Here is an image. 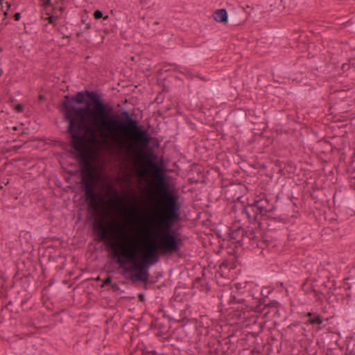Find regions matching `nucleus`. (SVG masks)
I'll return each instance as SVG.
<instances>
[{
    "label": "nucleus",
    "instance_id": "obj_56",
    "mask_svg": "<svg viewBox=\"0 0 355 355\" xmlns=\"http://www.w3.org/2000/svg\"><path fill=\"white\" fill-rule=\"evenodd\" d=\"M13 130H17V127H13Z\"/></svg>",
    "mask_w": 355,
    "mask_h": 355
},
{
    "label": "nucleus",
    "instance_id": "obj_55",
    "mask_svg": "<svg viewBox=\"0 0 355 355\" xmlns=\"http://www.w3.org/2000/svg\"><path fill=\"white\" fill-rule=\"evenodd\" d=\"M5 184H7L8 183H9V181L8 180H7L6 183L3 182Z\"/></svg>",
    "mask_w": 355,
    "mask_h": 355
},
{
    "label": "nucleus",
    "instance_id": "obj_31",
    "mask_svg": "<svg viewBox=\"0 0 355 355\" xmlns=\"http://www.w3.org/2000/svg\"><path fill=\"white\" fill-rule=\"evenodd\" d=\"M269 293H270V291H268L267 288H264L261 290V294L263 297H268Z\"/></svg>",
    "mask_w": 355,
    "mask_h": 355
},
{
    "label": "nucleus",
    "instance_id": "obj_15",
    "mask_svg": "<svg viewBox=\"0 0 355 355\" xmlns=\"http://www.w3.org/2000/svg\"><path fill=\"white\" fill-rule=\"evenodd\" d=\"M302 289L305 295H311L313 293V292H315V286L312 284V283H309V280L308 279H306V282L302 284Z\"/></svg>",
    "mask_w": 355,
    "mask_h": 355
},
{
    "label": "nucleus",
    "instance_id": "obj_13",
    "mask_svg": "<svg viewBox=\"0 0 355 355\" xmlns=\"http://www.w3.org/2000/svg\"><path fill=\"white\" fill-rule=\"evenodd\" d=\"M229 235L230 238L232 240H234L236 242L239 243L244 238V229L243 227H239L234 230H230Z\"/></svg>",
    "mask_w": 355,
    "mask_h": 355
},
{
    "label": "nucleus",
    "instance_id": "obj_38",
    "mask_svg": "<svg viewBox=\"0 0 355 355\" xmlns=\"http://www.w3.org/2000/svg\"><path fill=\"white\" fill-rule=\"evenodd\" d=\"M196 77H197V78H198L200 80H203V81H205V82L209 80V79H208V78H207L205 76H202L201 74H196Z\"/></svg>",
    "mask_w": 355,
    "mask_h": 355
},
{
    "label": "nucleus",
    "instance_id": "obj_52",
    "mask_svg": "<svg viewBox=\"0 0 355 355\" xmlns=\"http://www.w3.org/2000/svg\"><path fill=\"white\" fill-rule=\"evenodd\" d=\"M268 313H269V311L266 312V313H264V316H265V317H267Z\"/></svg>",
    "mask_w": 355,
    "mask_h": 355
},
{
    "label": "nucleus",
    "instance_id": "obj_42",
    "mask_svg": "<svg viewBox=\"0 0 355 355\" xmlns=\"http://www.w3.org/2000/svg\"><path fill=\"white\" fill-rule=\"evenodd\" d=\"M218 89V88L217 87H216V86H214V87L211 88V90H212V92H213V94H215L217 92Z\"/></svg>",
    "mask_w": 355,
    "mask_h": 355
},
{
    "label": "nucleus",
    "instance_id": "obj_2",
    "mask_svg": "<svg viewBox=\"0 0 355 355\" xmlns=\"http://www.w3.org/2000/svg\"><path fill=\"white\" fill-rule=\"evenodd\" d=\"M158 178L164 201L162 204L159 214L152 213L146 218V230L150 240V248L157 263L160 257L177 254L181 257V248L184 240L175 226L182 221V201L180 194L173 184L168 180V176L164 171Z\"/></svg>",
    "mask_w": 355,
    "mask_h": 355
},
{
    "label": "nucleus",
    "instance_id": "obj_37",
    "mask_svg": "<svg viewBox=\"0 0 355 355\" xmlns=\"http://www.w3.org/2000/svg\"><path fill=\"white\" fill-rule=\"evenodd\" d=\"M60 1H61L60 0H55L54 2L53 3V6H52V10L53 11H55L57 8H56V6L59 4Z\"/></svg>",
    "mask_w": 355,
    "mask_h": 355
},
{
    "label": "nucleus",
    "instance_id": "obj_30",
    "mask_svg": "<svg viewBox=\"0 0 355 355\" xmlns=\"http://www.w3.org/2000/svg\"><path fill=\"white\" fill-rule=\"evenodd\" d=\"M87 18H88V16H86V18H84V16H83L81 18V22L85 24V30L89 29L91 28L90 24L86 22Z\"/></svg>",
    "mask_w": 355,
    "mask_h": 355
},
{
    "label": "nucleus",
    "instance_id": "obj_19",
    "mask_svg": "<svg viewBox=\"0 0 355 355\" xmlns=\"http://www.w3.org/2000/svg\"><path fill=\"white\" fill-rule=\"evenodd\" d=\"M255 243L257 248L264 249L268 245V241L264 239H258V237H257V239L255 240V241H253L252 243V245H254Z\"/></svg>",
    "mask_w": 355,
    "mask_h": 355
},
{
    "label": "nucleus",
    "instance_id": "obj_11",
    "mask_svg": "<svg viewBox=\"0 0 355 355\" xmlns=\"http://www.w3.org/2000/svg\"><path fill=\"white\" fill-rule=\"evenodd\" d=\"M268 300L267 297H261L257 301L254 300V303L252 304V307L251 311H254L256 313H262L265 309H263V306L268 304Z\"/></svg>",
    "mask_w": 355,
    "mask_h": 355
},
{
    "label": "nucleus",
    "instance_id": "obj_43",
    "mask_svg": "<svg viewBox=\"0 0 355 355\" xmlns=\"http://www.w3.org/2000/svg\"><path fill=\"white\" fill-rule=\"evenodd\" d=\"M162 316H163V318H168L170 320H171V318L169 316H168V315L166 314V313H165V312H164V313H162Z\"/></svg>",
    "mask_w": 355,
    "mask_h": 355
},
{
    "label": "nucleus",
    "instance_id": "obj_54",
    "mask_svg": "<svg viewBox=\"0 0 355 355\" xmlns=\"http://www.w3.org/2000/svg\"><path fill=\"white\" fill-rule=\"evenodd\" d=\"M197 281H201V279H200V278H198V279H196V282H197Z\"/></svg>",
    "mask_w": 355,
    "mask_h": 355
},
{
    "label": "nucleus",
    "instance_id": "obj_39",
    "mask_svg": "<svg viewBox=\"0 0 355 355\" xmlns=\"http://www.w3.org/2000/svg\"><path fill=\"white\" fill-rule=\"evenodd\" d=\"M185 320L188 321V320L186 318H183L181 320H175V321L178 322V323H182L183 325H184V323Z\"/></svg>",
    "mask_w": 355,
    "mask_h": 355
},
{
    "label": "nucleus",
    "instance_id": "obj_45",
    "mask_svg": "<svg viewBox=\"0 0 355 355\" xmlns=\"http://www.w3.org/2000/svg\"><path fill=\"white\" fill-rule=\"evenodd\" d=\"M58 10L60 12H63L64 10V7L60 6L59 8H58Z\"/></svg>",
    "mask_w": 355,
    "mask_h": 355
},
{
    "label": "nucleus",
    "instance_id": "obj_27",
    "mask_svg": "<svg viewBox=\"0 0 355 355\" xmlns=\"http://www.w3.org/2000/svg\"><path fill=\"white\" fill-rule=\"evenodd\" d=\"M243 197H239L237 199V202L232 207V211L236 212V210L239 209L240 210L241 208V202H242L241 200Z\"/></svg>",
    "mask_w": 355,
    "mask_h": 355
},
{
    "label": "nucleus",
    "instance_id": "obj_49",
    "mask_svg": "<svg viewBox=\"0 0 355 355\" xmlns=\"http://www.w3.org/2000/svg\"><path fill=\"white\" fill-rule=\"evenodd\" d=\"M9 101H10V102H11V103H13V102L15 101L14 98H13V97H10V98H9Z\"/></svg>",
    "mask_w": 355,
    "mask_h": 355
},
{
    "label": "nucleus",
    "instance_id": "obj_47",
    "mask_svg": "<svg viewBox=\"0 0 355 355\" xmlns=\"http://www.w3.org/2000/svg\"><path fill=\"white\" fill-rule=\"evenodd\" d=\"M6 6H7V10H8L10 8L11 4L9 2H6Z\"/></svg>",
    "mask_w": 355,
    "mask_h": 355
},
{
    "label": "nucleus",
    "instance_id": "obj_58",
    "mask_svg": "<svg viewBox=\"0 0 355 355\" xmlns=\"http://www.w3.org/2000/svg\"><path fill=\"white\" fill-rule=\"evenodd\" d=\"M3 51L2 48L0 47V52Z\"/></svg>",
    "mask_w": 355,
    "mask_h": 355
},
{
    "label": "nucleus",
    "instance_id": "obj_29",
    "mask_svg": "<svg viewBox=\"0 0 355 355\" xmlns=\"http://www.w3.org/2000/svg\"><path fill=\"white\" fill-rule=\"evenodd\" d=\"M24 108V105L21 103L16 104L14 106V110L18 113L23 112Z\"/></svg>",
    "mask_w": 355,
    "mask_h": 355
},
{
    "label": "nucleus",
    "instance_id": "obj_34",
    "mask_svg": "<svg viewBox=\"0 0 355 355\" xmlns=\"http://www.w3.org/2000/svg\"><path fill=\"white\" fill-rule=\"evenodd\" d=\"M139 302H143L145 301V295L143 293H140L137 295Z\"/></svg>",
    "mask_w": 355,
    "mask_h": 355
},
{
    "label": "nucleus",
    "instance_id": "obj_26",
    "mask_svg": "<svg viewBox=\"0 0 355 355\" xmlns=\"http://www.w3.org/2000/svg\"><path fill=\"white\" fill-rule=\"evenodd\" d=\"M58 19V17L54 15H49V17L46 18V19L48 21L49 24L53 25H55V21Z\"/></svg>",
    "mask_w": 355,
    "mask_h": 355
},
{
    "label": "nucleus",
    "instance_id": "obj_28",
    "mask_svg": "<svg viewBox=\"0 0 355 355\" xmlns=\"http://www.w3.org/2000/svg\"><path fill=\"white\" fill-rule=\"evenodd\" d=\"M112 277L107 275L105 279H103V286H109L112 284Z\"/></svg>",
    "mask_w": 355,
    "mask_h": 355
},
{
    "label": "nucleus",
    "instance_id": "obj_6",
    "mask_svg": "<svg viewBox=\"0 0 355 355\" xmlns=\"http://www.w3.org/2000/svg\"><path fill=\"white\" fill-rule=\"evenodd\" d=\"M256 208L257 206L255 207V204L253 201L252 202H248L246 205H245L244 202H241L240 210L241 214L245 215L250 223H254L257 224L259 227H261V223L260 220H263V218H260L259 209Z\"/></svg>",
    "mask_w": 355,
    "mask_h": 355
},
{
    "label": "nucleus",
    "instance_id": "obj_5",
    "mask_svg": "<svg viewBox=\"0 0 355 355\" xmlns=\"http://www.w3.org/2000/svg\"><path fill=\"white\" fill-rule=\"evenodd\" d=\"M227 339L228 338L222 340L213 339L209 341L204 351L201 352V355H228L230 340Z\"/></svg>",
    "mask_w": 355,
    "mask_h": 355
},
{
    "label": "nucleus",
    "instance_id": "obj_36",
    "mask_svg": "<svg viewBox=\"0 0 355 355\" xmlns=\"http://www.w3.org/2000/svg\"><path fill=\"white\" fill-rule=\"evenodd\" d=\"M13 18L15 21H19L21 18V13L20 12H15L13 15Z\"/></svg>",
    "mask_w": 355,
    "mask_h": 355
},
{
    "label": "nucleus",
    "instance_id": "obj_57",
    "mask_svg": "<svg viewBox=\"0 0 355 355\" xmlns=\"http://www.w3.org/2000/svg\"><path fill=\"white\" fill-rule=\"evenodd\" d=\"M351 288V286H347V289H350Z\"/></svg>",
    "mask_w": 355,
    "mask_h": 355
},
{
    "label": "nucleus",
    "instance_id": "obj_23",
    "mask_svg": "<svg viewBox=\"0 0 355 355\" xmlns=\"http://www.w3.org/2000/svg\"><path fill=\"white\" fill-rule=\"evenodd\" d=\"M344 355H355L354 345L352 346L350 344H348L347 345L345 353Z\"/></svg>",
    "mask_w": 355,
    "mask_h": 355
},
{
    "label": "nucleus",
    "instance_id": "obj_21",
    "mask_svg": "<svg viewBox=\"0 0 355 355\" xmlns=\"http://www.w3.org/2000/svg\"><path fill=\"white\" fill-rule=\"evenodd\" d=\"M277 304H278V302L277 301H275V300H272V301L269 300L268 304L263 306V309H265V310L268 309H274V311L275 312H277Z\"/></svg>",
    "mask_w": 355,
    "mask_h": 355
},
{
    "label": "nucleus",
    "instance_id": "obj_9",
    "mask_svg": "<svg viewBox=\"0 0 355 355\" xmlns=\"http://www.w3.org/2000/svg\"><path fill=\"white\" fill-rule=\"evenodd\" d=\"M305 317L308 318V320L305 322L306 324L320 326L324 321L322 315L318 313L308 312Z\"/></svg>",
    "mask_w": 355,
    "mask_h": 355
},
{
    "label": "nucleus",
    "instance_id": "obj_35",
    "mask_svg": "<svg viewBox=\"0 0 355 355\" xmlns=\"http://www.w3.org/2000/svg\"><path fill=\"white\" fill-rule=\"evenodd\" d=\"M111 288L113 290V291H118L120 289L119 286L116 283L112 284Z\"/></svg>",
    "mask_w": 355,
    "mask_h": 355
},
{
    "label": "nucleus",
    "instance_id": "obj_59",
    "mask_svg": "<svg viewBox=\"0 0 355 355\" xmlns=\"http://www.w3.org/2000/svg\"><path fill=\"white\" fill-rule=\"evenodd\" d=\"M354 30H355V26H354Z\"/></svg>",
    "mask_w": 355,
    "mask_h": 355
},
{
    "label": "nucleus",
    "instance_id": "obj_22",
    "mask_svg": "<svg viewBox=\"0 0 355 355\" xmlns=\"http://www.w3.org/2000/svg\"><path fill=\"white\" fill-rule=\"evenodd\" d=\"M93 16L96 19H100L101 18L103 19H107L109 17L107 15H104L103 12L100 10H96L93 13Z\"/></svg>",
    "mask_w": 355,
    "mask_h": 355
},
{
    "label": "nucleus",
    "instance_id": "obj_50",
    "mask_svg": "<svg viewBox=\"0 0 355 355\" xmlns=\"http://www.w3.org/2000/svg\"><path fill=\"white\" fill-rule=\"evenodd\" d=\"M3 73V69H0V77L2 76Z\"/></svg>",
    "mask_w": 355,
    "mask_h": 355
},
{
    "label": "nucleus",
    "instance_id": "obj_3",
    "mask_svg": "<svg viewBox=\"0 0 355 355\" xmlns=\"http://www.w3.org/2000/svg\"><path fill=\"white\" fill-rule=\"evenodd\" d=\"M100 213L101 209L98 208L97 215L92 220L93 222L90 224L95 241L105 243V248L108 252L111 263L118 265V270H122V275L124 277L128 278L126 275H129V279L133 284L143 283L144 288L146 289L150 277L148 270L156 264L151 248L145 257L138 260L135 259V254L119 250L115 244L110 242V234L119 226V223L114 217H109L107 225L102 220H96ZM87 215V218L90 220V216L88 214Z\"/></svg>",
    "mask_w": 355,
    "mask_h": 355
},
{
    "label": "nucleus",
    "instance_id": "obj_53",
    "mask_svg": "<svg viewBox=\"0 0 355 355\" xmlns=\"http://www.w3.org/2000/svg\"><path fill=\"white\" fill-rule=\"evenodd\" d=\"M3 4V0H0V6H2Z\"/></svg>",
    "mask_w": 355,
    "mask_h": 355
},
{
    "label": "nucleus",
    "instance_id": "obj_10",
    "mask_svg": "<svg viewBox=\"0 0 355 355\" xmlns=\"http://www.w3.org/2000/svg\"><path fill=\"white\" fill-rule=\"evenodd\" d=\"M213 17L217 22H220L225 24L228 23L229 15L227 10L225 8L215 10L213 14Z\"/></svg>",
    "mask_w": 355,
    "mask_h": 355
},
{
    "label": "nucleus",
    "instance_id": "obj_41",
    "mask_svg": "<svg viewBox=\"0 0 355 355\" xmlns=\"http://www.w3.org/2000/svg\"><path fill=\"white\" fill-rule=\"evenodd\" d=\"M6 192V189L3 188V187L0 184V193L1 194H4Z\"/></svg>",
    "mask_w": 355,
    "mask_h": 355
},
{
    "label": "nucleus",
    "instance_id": "obj_7",
    "mask_svg": "<svg viewBox=\"0 0 355 355\" xmlns=\"http://www.w3.org/2000/svg\"><path fill=\"white\" fill-rule=\"evenodd\" d=\"M246 12L247 15H250V11H247L244 8H241L238 11H235L234 13L230 14L228 19L232 26H239L243 24L247 19V15L242 17V14Z\"/></svg>",
    "mask_w": 355,
    "mask_h": 355
},
{
    "label": "nucleus",
    "instance_id": "obj_14",
    "mask_svg": "<svg viewBox=\"0 0 355 355\" xmlns=\"http://www.w3.org/2000/svg\"><path fill=\"white\" fill-rule=\"evenodd\" d=\"M270 209L271 210H270V211L266 212V214H264L263 219L270 218L275 221L284 220V218H283L280 215L276 214L277 207L275 205H272Z\"/></svg>",
    "mask_w": 355,
    "mask_h": 355
},
{
    "label": "nucleus",
    "instance_id": "obj_24",
    "mask_svg": "<svg viewBox=\"0 0 355 355\" xmlns=\"http://www.w3.org/2000/svg\"><path fill=\"white\" fill-rule=\"evenodd\" d=\"M141 355H159L155 350H148L146 348L141 349Z\"/></svg>",
    "mask_w": 355,
    "mask_h": 355
},
{
    "label": "nucleus",
    "instance_id": "obj_4",
    "mask_svg": "<svg viewBox=\"0 0 355 355\" xmlns=\"http://www.w3.org/2000/svg\"><path fill=\"white\" fill-rule=\"evenodd\" d=\"M254 303L251 291L241 283L235 284L228 300V304L234 310L232 317L238 320H245L248 318L245 313L251 311Z\"/></svg>",
    "mask_w": 355,
    "mask_h": 355
},
{
    "label": "nucleus",
    "instance_id": "obj_20",
    "mask_svg": "<svg viewBox=\"0 0 355 355\" xmlns=\"http://www.w3.org/2000/svg\"><path fill=\"white\" fill-rule=\"evenodd\" d=\"M312 295H313L315 298V302L319 303L321 304L323 302L322 298L321 297L322 295H324V293L320 291L315 288V292H313Z\"/></svg>",
    "mask_w": 355,
    "mask_h": 355
},
{
    "label": "nucleus",
    "instance_id": "obj_12",
    "mask_svg": "<svg viewBox=\"0 0 355 355\" xmlns=\"http://www.w3.org/2000/svg\"><path fill=\"white\" fill-rule=\"evenodd\" d=\"M253 112L254 111L252 110H244L243 109H239L234 112V116L236 121L241 123L248 115H252V112Z\"/></svg>",
    "mask_w": 355,
    "mask_h": 355
},
{
    "label": "nucleus",
    "instance_id": "obj_48",
    "mask_svg": "<svg viewBox=\"0 0 355 355\" xmlns=\"http://www.w3.org/2000/svg\"><path fill=\"white\" fill-rule=\"evenodd\" d=\"M3 15H4V18L6 19V17L8 16V10H7L3 12Z\"/></svg>",
    "mask_w": 355,
    "mask_h": 355
},
{
    "label": "nucleus",
    "instance_id": "obj_1",
    "mask_svg": "<svg viewBox=\"0 0 355 355\" xmlns=\"http://www.w3.org/2000/svg\"><path fill=\"white\" fill-rule=\"evenodd\" d=\"M59 110L67 123L66 132L69 137L68 144L62 141L60 146L76 158L81 170L80 188L87 205L89 220L94 219L98 212L96 202L116 206L120 205L122 200L121 191L111 182L105 184L109 198L95 192L98 182L91 172L90 143H97L101 138L122 147L125 135L134 130L137 135L139 155L144 158L146 165L157 171L165 170L164 157H159L155 153V148L159 146L158 139L152 137L148 130L139 124L135 113L127 110L116 112L114 105L105 102L103 94L99 91L85 89L73 95H65Z\"/></svg>",
    "mask_w": 355,
    "mask_h": 355
},
{
    "label": "nucleus",
    "instance_id": "obj_25",
    "mask_svg": "<svg viewBox=\"0 0 355 355\" xmlns=\"http://www.w3.org/2000/svg\"><path fill=\"white\" fill-rule=\"evenodd\" d=\"M40 1H41V6L45 10H46L49 7L53 6L52 0H40Z\"/></svg>",
    "mask_w": 355,
    "mask_h": 355
},
{
    "label": "nucleus",
    "instance_id": "obj_8",
    "mask_svg": "<svg viewBox=\"0 0 355 355\" xmlns=\"http://www.w3.org/2000/svg\"><path fill=\"white\" fill-rule=\"evenodd\" d=\"M253 202L255 204V207L257 206L256 209H259L261 218H263L264 214L271 210L270 208L272 204H270L266 198L254 199Z\"/></svg>",
    "mask_w": 355,
    "mask_h": 355
},
{
    "label": "nucleus",
    "instance_id": "obj_18",
    "mask_svg": "<svg viewBox=\"0 0 355 355\" xmlns=\"http://www.w3.org/2000/svg\"><path fill=\"white\" fill-rule=\"evenodd\" d=\"M28 300V297H24L21 300H19L17 297H15L14 300H10L9 302L7 304L6 307L8 306L12 305V304H15L17 305H19L23 309H24V306L26 304L27 301Z\"/></svg>",
    "mask_w": 355,
    "mask_h": 355
},
{
    "label": "nucleus",
    "instance_id": "obj_32",
    "mask_svg": "<svg viewBox=\"0 0 355 355\" xmlns=\"http://www.w3.org/2000/svg\"><path fill=\"white\" fill-rule=\"evenodd\" d=\"M185 76L187 78H189V79H193L194 77L196 76V75H195L193 73H192L191 71H187L185 73Z\"/></svg>",
    "mask_w": 355,
    "mask_h": 355
},
{
    "label": "nucleus",
    "instance_id": "obj_51",
    "mask_svg": "<svg viewBox=\"0 0 355 355\" xmlns=\"http://www.w3.org/2000/svg\"><path fill=\"white\" fill-rule=\"evenodd\" d=\"M80 35H81V33H76V37H79L80 36Z\"/></svg>",
    "mask_w": 355,
    "mask_h": 355
},
{
    "label": "nucleus",
    "instance_id": "obj_16",
    "mask_svg": "<svg viewBox=\"0 0 355 355\" xmlns=\"http://www.w3.org/2000/svg\"><path fill=\"white\" fill-rule=\"evenodd\" d=\"M284 171L288 174H294L296 171V166L291 161L287 162L284 167L280 170L281 172Z\"/></svg>",
    "mask_w": 355,
    "mask_h": 355
},
{
    "label": "nucleus",
    "instance_id": "obj_17",
    "mask_svg": "<svg viewBox=\"0 0 355 355\" xmlns=\"http://www.w3.org/2000/svg\"><path fill=\"white\" fill-rule=\"evenodd\" d=\"M254 229H256V227L254 228L251 227L250 228L248 227V229H244V237L248 238L249 240L253 241H255L257 239V236L255 235Z\"/></svg>",
    "mask_w": 355,
    "mask_h": 355
},
{
    "label": "nucleus",
    "instance_id": "obj_44",
    "mask_svg": "<svg viewBox=\"0 0 355 355\" xmlns=\"http://www.w3.org/2000/svg\"><path fill=\"white\" fill-rule=\"evenodd\" d=\"M349 280H350V278H345V279H344V281H345V284L347 286H348V285L349 284V282H348V281H349Z\"/></svg>",
    "mask_w": 355,
    "mask_h": 355
},
{
    "label": "nucleus",
    "instance_id": "obj_33",
    "mask_svg": "<svg viewBox=\"0 0 355 355\" xmlns=\"http://www.w3.org/2000/svg\"><path fill=\"white\" fill-rule=\"evenodd\" d=\"M158 320H159L158 318L155 319L154 321L153 322L152 324H154L156 327L161 329H162L163 326L161 325L160 324L157 323Z\"/></svg>",
    "mask_w": 355,
    "mask_h": 355
},
{
    "label": "nucleus",
    "instance_id": "obj_46",
    "mask_svg": "<svg viewBox=\"0 0 355 355\" xmlns=\"http://www.w3.org/2000/svg\"><path fill=\"white\" fill-rule=\"evenodd\" d=\"M164 312L163 308H159L158 310V313H163Z\"/></svg>",
    "mask_w": 355,
    "mask_h": 355
},
{
    "label": "nucleus",
    "instance_id": "obj_40",
    "mask_svg": "<svg viewBox=\"0 0 355 355\" xmlns=\"http://www.w3.org/2000/svg\"><path fill=\"white\" fill-rule=\"evenodd\" d=\"M38 100L40 101H43L45 100V96L44 95L40 94L38 96Z\"/></svg>",
    "mask_w": 355,
    "mask_h": 355
}]
</instances>
